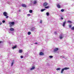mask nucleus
Masks as SVG:
<instances>
[{
  "mask_svg": "<svg viewBox=\"0 0 74 74\" xmlns=\"http://www.w3.org/2000/svg\"><path fill=\"white\" fill-rule=\"evenodd\" d=\"M29 12L30 13H32L33 12V10H29Z\"/></svg>",
  "mask_w": 74,
  "mask_h": 74,
  "instance_id": "6ab92c4d",
  "label": "nucleus"
},
{
  "mask_svg": "<svg viewBox=\"0 0 74 74\" xmlns=\"http://www.w3.org/2000/svg\"><path fill=\"white\" fill-rule=\"evenodd\" d=\"M35 69V67L34 66H33L30 69V70H34Z\"/></svg>",
  "mask_w": 74,
  "mask_h": 74,
  "instance_id": "9d476101",
  "label": "nucleus"
},
{
  "mask_svg": "<svg viewBox=\"0 0 74 74\" xmlns=\"http://www.w3.org/2000/svg\"><path fill=\"white\" fill-rule=\"evenodd\" d=\"M18 11H19V12H20V11H21V10H18Z\"/></svg>",
  "mask_w": 74,
  "mask_h": 74,
  "instance_id": "e433bc0d",
  "label": "nucleus"
},
{
  "mask_svg": "<svg viewBox=\"0 0 74 74\" xmlns=\"http://www.w3.org/2000/svg\"><path fill=\"white\" fill-rule=\"evenodd\" d=\"M23 58V56H21V59H22V58Z\"/></svg>",
  "mask_w": 74,
  "mask_h": 74,
  "instance_id": "cd10ccee",
  "label": "nucleus"
},
{
  "mask_svg": "<svg viewBox=\"0 0 74 74\" xmlns=\"http://www.w3.org/2000/svg\"><path fill=\"white\" fill-rule=\"evenodd\" d=\"M71 29H72V30H74V27H72L71 28Z\"/></svg>",
  "mask_w": 74,
  "mask_h": 74,
  "instance_id": "bb28decb",
  "label": "nucleus"
},
{
  "mask_svg": "<svg viewBox=\"0 0 74 74\" xmlns=\"http://www.w3.org/2000/svg\"><path fill=\"white\" fill-rule=\"evenodd\" d=\"M64 35L63 34H62L60 35V39H62V38L64 37Z\"/></svg>",
  "mask_w": 74,
  "mask_h": 74,
  "instance_id": "20e7f679",
  "label": "nucleus"
},
{
  "mask_svg": "<svg viewBox=\"0 0 74 74\" xmlns=\"http://www.w3.org/2000/svg\"><path fill=\"white\" fill-rule=\"evenodd\" d=\"M1 25V23L0 22V25Z\"/></svg>",
  "mask_w": 74,
  "mask_h": 74,
  "instance_id": "58836bf2",
  "label": "nucleus"
},
{
  "mask_svg": "<svg viewBox=\"0 0 74 74\" xmlns=\"http://www.w3.org/2000/svg\"><path fill=\"white\" fill-rule=\"evenodd\" d=\"M39 55L41 56V55H44V53L42 52H40Z\"/></svg>",
  "mask_w": 74,
  "mask_h": 74,
  "instance_id": "0eeeda50",
  "label": "nucleus"
},
{
  "mask_svg": "<svg viewBox=\"0 0 74 74\" xmlns=\"http://www.w3.org/2000/svg\"><path fill=\"white\" fill-rule=\"evenodd\" d=\"M31 34V32H28V35H30Z\"/></svg>",
  "mask_w": 74,
  "mask_h": 74,
  "instance_id": "5701e85b",
  "label": "nucleus"
},
{
  "mask_svg": "<svg viewBox=\"0 0 74 74\" xmlns=\"http://www.w3.org/2000/svg\"><path fill=\"white\" fill-rule=\"evenodd\" d=\"M64 9H62L61 10V12H64Z\"/></svg>",
  "mask_w": 74,
  "mask_h": 74,
  "instance_id": "b1692460",
  "label": "nucleus"
},
{
  "mask_svg": "<svg viewBox=\"0 0 74 74\" xmlns=\"http://www.w3.org/2000/svg\"><path fill=\"white\" fill-rule=\"evenodd\" d=\"M10 2H8V3H9V4H10V3H9Z\"/></svg>",
  "mask_w": 74,
  "mask_h": 74,
  "instance_id": "ea45409f",
  "label": "nucleus"
},
{
  "mask_svg": "<svg viewBox=\"0 0 74 74\" xmlns=\"http://www.w3.org/2000/svg\"><path fill=\"white\" fill-rule=\"evenodd\" d=\"M14 60H13L12 61V62L11 63V66H13L14 63Z\"/></svg>",
  "mask_w": 74,
  "mask_h": 74,
  "instance_id": "6e6552de",
  "label": "nucleus"
},
{
  "mask_svg": "<svg viewBox=\"0 0 74 74\" xmlns=\"http://www.w3.org/2000/svg\"><path fill=\"white\" fill-rule=\"evenodd\" d=\"M47 5H48V3H43V7H44L45 8H47V9L49 8V7L48 6H47Z\"/></svg>",
  "mask_w": 74,
  "mask_h": 74,
  "instance_id": "f257e3e1",
  "label": "nucleus"
},
{
  "mask_svg": "<svg viewBox=\"0 0 74 74\" xmlns=\"http://www.w3.org/2000/svg\"><path fill=\"white\" fill-rule=\"evenodd\" d=\"M45 10H46L45 9H42L41 10V12H43V11H44Z\"/></svg>",
  "mask_w": 74,
  "mask_h": 74,
  "instance_id": "4468645a",
  "label": "nucleus"
},
{
  "mask_svg": "<svg viewBox=\"0 0 74 74\" xmlns=\"http://www.w3.org/2000/svg\"><path fill=\"white\" fill-rule=\"evenodd\" d=\"M40 23H42V20H40Z\"/></svg>",
  "mask_w": 74,
  "mask_h": 74,
  "instance_id": "473e14b6",
  "label": "nucleus"
},
{
  "mask_svg": "<svg viewBox=\"0 0 74 74\" xmlns=\"http://www.w3.org/2000/svg\"><path fill=\"white\" fill-rule=\"evenodd\" d=\"M22 6L23 7H26V5L25 4H22Z\"/></svg>",
  "mask_w": 74,
  "mask_h": 74,
  "instance_id": "f8f14e48",
  "label": "nucleus"
},
{
  "mask_svg": "<svg viewBox=\"0 0 74 74\" xmlns=\"http://www.w3.org/2000/svg\"><path fill=\"white\" fill-rule=\"evenodd\" d=\"M64 58V56H60V58Z\"/></svg>",
  "mask_w": 74,
  "mask_h": 74,
  "instance_id": "393cba45",
  "label": "nucleus"
},
{
  "mask_svg": "<svg viewBox=\"0 0 74 74\" xmlns=\"http://www.w3.org/2000/svg\"><path fill=\"white\" fill-rule=\"evenodd\" d=\"M35 29H35V28L34 27H32L31 29V31H32L33 32L34 31V30Z\"/></svg>",
  "mask_w": 74,
  "mask_h": 74,
  "instance_id": "1a4fd4ad",
  "label": "nucleus"
},
{
  "mask_svg": "<svg viewBox=\"0 0 74 74\" xmlns=\"http://www.w3.org/2000/svg\"><path fill=\"white\" fill-rule=\"evenodd\" d=\"M5 21H4V20H3L2 21L3 23H5Z\"/></svg>",
  "mask_w": 74,
  "mask_h": 74,
  "instance_id": "c756f323",
  "label": "nucleus"
},
{
  "mask_svg": "<svg viewBox=\"0 0 74 74\" xmlns=\"http://www.w3.org/2000/svg\"><path fill=\"white\" fill-rule=\"evenodd\" d=\"M16 48V46H15L13 47H12V48L13 49H15V48Z\"/></svg>",
  "mask_w": 74,
  "mask_h": 74,
  "instance_id": "aec40b11",
  "label": "nucleus"
},
{
  "mask_svg": "<svg viewBox=\"0 0 74 74\" xmlns=\"http://www.w3.org/2000/svg\"><path fill=\"white\" fill-rule=\"evenodd\" d=\"M54 33L55 34H56V32H54Z\"/></svg>",
  "mask_w": 74,
  "mask_h": 74,
  "instance_id": "f704fd0d",
  "label": "nucleus"
},
{
  "mask_svg": "<svg viewBox=\"0 0 74 74\" xmlns=\"http://www.w3.org/2000/svg\"><path fill=\"white\" fill-rule=\"evenodd\" d=\"M68 22L69 23H72V22H71V21L69 20L68 21Z\"/></svg>",
  "mask_w": 74,
  "mask_h": 74,
  "instance_id": "412c9836",
  "label": "nucleus"
},
{
  "mask_svg": "<svg viewBox=\"0 0 74 74\" xmlns=\"http://www.w3.org/2000/svg\"><path fill=\"white\" fill-rule=\"evenodd\" d=\"M1 42H2V41H0V44H1Z\"/></svg>",
  "mask_w": 74,
  "mask_h": 74,
  "instance_id": "4c0bfd02",
  "label": "nucleus"
},
{
  "mask_svg": "<svg viewBox=\"0 0 74 74\" xmlns=\"http://www.w3.org/2000/svg\"><path fill=\"white\" fill-rule=\"evenodd\" d=\"M6 16L5 18L6 19L7 18H8V16L7 15H6Z\"/></svg>",
  "mask_w": 74,
  "mask_h": 74,
  "instance_id": "c85d7f7f",
  "label": "nucleus"
},
{
  "mask_svg": "<svg viewBox=\"0 0 74 74\" xmlns=\"http://www.w3.org/2000/svg\"><path fill=\"white\" fill-rule=\"evenodd\" d=\"M35 44H38V43H37V42H35Z\"/></svg>",
  "mask_w": 74,
  "mask_h": 74,
  "instance_id": "c9c22d12",
  "label": "nucleus"
},
{
  "mask_svg": "<svg viewBox=\"0 0 74 74\" xmlns=\"http://www.w3.org/2000/svg\"><path fill=\"white\" fill-rule=\"evenodd\" d=\"M46 14L47 16H49V13L48 12H47L46 13Z\"/></svg>",
  "mask_w": 74,
  "mask_h": 74,
  "instance_id": "f3484780",
  "label": "nucleus"
},
{
  "mask_svg": "<svg viewBox=\"0 0 74 74\" xmlns=\"http://www.w3.org/2000/svg\"><path fill=\"white\" fill-rule=\"evenodd\" d=\"M9 24L10 25V27H11L12 26V25H14L15 24V23L14 22H10Z\"/></svg>",
  "mask_w": 74,
  "mask_h": 74,
  "instance_id": "7ed1b4c3",
  "label": "nucleus"
},
{
  "mask_svg": "<svg viewBox=\"0 0 74 74\" xmlns=\"http://www.w3.org/2000/svg\"><path fill=\"white\" fill-rule=\"evenodd\" d=\"M58 49H58V48H56L54 49L53 51L54 52H56L58 50Z\"/></svg>",
  "mask_w": 74,
  "mask_h": 74,
  "instance_id": "39448f33",
  "label": "nucleus"
},
{
  "mask_svg": "<svg viewBox=\"0 0 74 74\" xmlns=\"http://www.w3.org/2000/svg\"><path fill=\"white\" fill-rule=\"evenodd\" d=\"M69 27H71V25H69Z\"/></svg>",
  "mask_w": 74,
  "mask_h": 74,
  "instance_id": "2f4dec72",
  "label": "nucleus"
},
{
  "mask_svg": "<svg viewBox=\"0 0 74 74\" xmlns=\"http://www.w3.org/2000/svg\"><path fill=\"white\" fill-rule=\"evenodd\" d=\"M19 53H22V50L20 49L19 51Z\"/></svg>",
  "mask_w": 74,
  "mask_h": 74,
  "instance_id": "a211bd4d",
  "label": "nucleus"
},
{
  "mask_svg": "<svg viewBox=\"0 0 74 74\" xmlns=\"http://www.w3.org/2000/svg\"><path fill=\"white\" fill-rule=\"evenodd\" d=\"M57 7L58 8H60V6L59 4L57 5Z\"/></svg>",
  "mask_w": 74,
  "mask_h": 74,
  "instance_id": "2eb2a0df",
  "label": "nucleus"
},
{
  "mask_svg": "<svg viewBox=\"0 0 74 74\" xmlns=\"http://www.w3.org/2000/svg\"><path fill=\"white\" fill-rule=\"evenodd\" d=\"M34 4H37V1H35L33 3Z\"/></svg>",
  "mask_w": 74,
  "mask_h": 74,
  "instance_id": "dca6fc26",
  "label": "nucleus"
},
{
  "mask_svg": "<svg viewBox=\"0 0 74 74\" xmlns=\"http://www.w3.org/2000/svg\"><path fill=\"white\" fill-rule=\"evenodd\" d=\"M66 21H65L64 22H63V24L62 25L63 26V27L65 25V24H66Z\"/></svg>",
  "mask_w": 74,
  "mask_h": 74,
  "instance_id": "9b49d317",
  "label": "nucleus"
},
{
  "mask_svg": "<svg viewBox=\"0 0 74 74\" xmlns=\"http://www.w3.org/2000/svg\"><path fill=\"white\" fill-rule=\"evenodd\" d=\"M3 15L5 16H6V15H8V14L7 13V12H4L3 13Z\"/></svg>",
  "mask_w": 74,
  "mask_h": 74,
  "instance_id": "423d86ee",
  "label": "nucleus"
},
{
  "mask_svg": "<svg viewBox=\"0 0 74 74\" xmlns=\"http://www.w3.org/2000/svg\"><path fill=\"white\" fill-rule=\"evenodd\" d=\"M27 56H28V55H27Z\"/></svg>",
  "mask_w": 74,
  "mask_h": 74,
  "instance_id": "a19ab883",
  "label": "nucleus"
},
{
  "mask_svg": "<svg viewBox=\"0 0 74 74\" xmlns=\"http://www.w3.org/2000/svg\"><path fill=\"white\" fill-rule=\"evenodd\" d=\"M61 19H62V20H63V18L62 17H61V18H60Z\"/></svg>",
  "mask_w": 74,
  "mask_h": 74,
  "instance_id": "7c9ffc66",
  "label": "nucleus"
},
{
  "mask_svg": "<svg viewBox=\"0 0 74 74\" xmlns=\"http://www.w3.org/2000/svg\"><path fill=\"white\" fill-rule=\"evenodd\" d=\"M69 69V68H67V67H65L64 68H63L62 69L61 71V73H63V72L64 71V70H67V69Z\"/></svg>",
  "mask_w": 74,
  "mask_h": 74,
  "instance_id": "f03ea898",
  "label": "nucleus"
},
{
  "mask_svg": "<svg viewBox=\"0 0 74 74\" xmlns=\"http://www.w3.org/2000/svg\"><path fill=\"white\" fill-rule=\"evenodd\" d=\"M10 31H14V29L12 28H10Z\"/></svg>",
  "mask_w": 74,
  "mask_h": 74,
  "instance_id": "ddd939ff",
  "label": "nucleus"
},
{
  "mask_svg": "<svg viewBox=\"0 0 74 74\" xmlns=\"http://www.w3.org/2000/svg\"><path fill=\"white\" fill-rule=\"evenodd\" d=\"M61 69L60 68H58L56 69V70H60Z\"/></svg>",
  "mask_w": 74,
  "mask_h": 74,
  "instance_id": "4be33fe9",
  "label": "nucleus"
},
{
  "mask_svg": "<svg viewBox=\"0 0 74 74\" xmlns=\"http://www.w3.org/2000/svg\"><path fill=\"white\" fill-rule=\"evenodd\" d=\"M27 15H28L29 16H30V15H31L30 14H28Z\"/></svg>",
  "mask_w": 74,
  "mask_h": 74,
  "instance_id": "72a5a7b5",
  "label": "nucleus"
},
{
  "mask_svg": "<svg viewBox=\"0 0 74 74\" xmlns=\"http://www.w3.org/2000/svg\"><path fill=\"white\" fill-rule=\"evenodd\" d=\"M49 58H53V56H49Z\"/></svg>",
  "mask_w": 74,
  "mask_h": 74,
  "instance_id": "a878e982",
  "label": "nucleus"
}]
</instances>
